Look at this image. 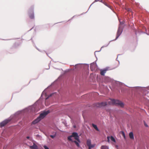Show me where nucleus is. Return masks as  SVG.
<instances>
[{
  "label": "nucleus",
  "mask_w": 149,
  "mask_h": 149,
  "mask_svg": "<svg viewBox=\"0 0 149 149\" xmlns=\"http://www.w3.org/2000/svg\"><path fill=\"white\" fill-rule=\"evenodd\" d=\"M92 126L97 131H99V130H98L97 126L96 125L93 124Z\"/></svg>",
  "instance_id": "12"
},
{
  "label": "nucleus",
  "mask_w": 149,
  "mask_h": 149,
  "mask_svg": "<svg viewBox=\"0 0 149 149\" xmlns=\"http://www.w3.org/2000/svg\"><path fill=\"white\" fill-rule=\"evenodd\" d=\"M49 113V111H44L42 113H41L39 117L33 121L32 122V124H35L37 123L41 119L43 118Z\"/></svg>",
  "instance_id": "2"
},
{
  "label": "nucleus",
  "mask_w": 149,
  "mask_h": 149,
  "mask_svg": "<svg viewBox=\"0 0 149 149\" xmlns=\"http://www.w3.org/2000/svg\"><path fill=\"white\" fill-rule=\"evenodd\" d=\"M94 65L93 64H91L90 66V69H91V70H93V68Z\"/></svg>",
  "instance_id": "15"
},
{
  "label": "nucleus",
  "mask_w": 149,
  "mask_h": 149,
  "mask_svg": "<svg viewBox=\"0 0 149 149\" xmlns=\"http://www.w3.org/2000/svg\"><path fill=\"white\" fill-rule=\"evenodd\" d=\"M74 127H75V126H74Z\"/></svg>",
  "instance_id": "24"
},
{
  "label": "nucleus",
  "mask_w": 149,
  "mask_h": 149,
  "mask_svg": "<svg viewBox=\"0 0 149 149\" xmlns=\"http://www.w3.org/2000/svg\"><path fill=\"white\" fill-rule=\"evenodd\" d=\"M88 149H91V148L90 146H88Z\"/></svg>",
  "instance_id": "23"
},
{
  "label": "nucleus",
  "mask_w": 149,
  "mask_h": 149,
  "mask_svg": "<svg viewBox=\"0 0 149 149\" xmlns=\"http://www.w3.org/2000/svg\"><path fill=\"white\" fill-rule=\"evenodd\" d=\"M91 144V141L90 140H88L87 141V145L88 146H89Z\"/></svg>",
  "instance_id": "11"
},
{
  "label": "nucleus",
  "mask_w": 149,
  "mask_h": 149,
  "mask_svg": "<svg viewBox=\"0 0 149 149\" xmlns=\"http://www.w3.org/2000/svg\"><path fill=\"white\" fill-rule=\"evenodd\" d=\"M126 10H127V11L128 12H132L131 9L130 8H127L126 9Z\"/></svg>",
  "instance_id": "16"
},
{
  "label": "nucleus",
  "mask_w": 149,
  "mask_h": 149,
  "mask_svg": "<svg viewBox=\"0 0 149 149\" xmlns=\"http://www.w3.org/2000/svg\"><path fill=\"white\" fill-rule=\"evenodd\" d=\"M107 141L109 142L110 139H111V141H112L114 142H116L115 139L113 136H111L110 137L108 136L107 137Z\"/></svg>",
  "instance_id": "7"
},
{
  "label": "nucleus",
  "mask_w": 149,
  "mask_h": 149,
  "mask_svg": "<svg viewBox=\"0 0 149 149\" xmlns=\"http://www.w3.org/2000/svg\"><path fill=\"white\" fill-rule=\"evenodd\" d=\"M29 138H30L29 137V136H27L26 137V138L27 139H29Z\"/></svg>",
  "instance_id": "22"
},
{
  "label": "nucleus",
  "mask_w": 149,
  "mask_h": 149,
  "mask_svg": "<svg viewBox=\"0 0 149 149\" xmlns=\"http://www.w3.org/2000/svg\"><path fill=\"white\" fill-rule=\"evenodd\" d=\"M101 149H109L107 146H102L101 147Z\"/></svg>",
  "instance_id": "13"
},
{
  "label": "nucleus",
  "mask_w": 149,
  "mask_h": 149,
  "mask_svg": "<svg viewBox=\"0 0 149 149\" xmlns=\"http://www.w3.org/2000/svg\"><path fill=\"white\" fill-rule=\"evenodd\" d=\"M122 32V29L121 28L119 27L118 30L117 36L116 37V38L115 40L117 39L119 37V36L120 35Z\"/></svg>",
  "instance_id": "5"
},
{
  "label": "nucleus",
  "mask_w": 149,
  "mask_h": 149,
  "mask_svg": "<svg viewBox=\"0 0 149 149\" xmlns=\"http://www.w3.org/2000/svg\"><path fill=\"white\" fill-rule=\"evenodd\" d=\"M30 148L31 149H38V146L34 143H33L32 146H30Z\"/></svg>",
  "instance_id": "9"
},
{
  "label": "nucleus",
  "mask_w": 149,
  "mask_h": 149,
  "mask_svg": "<svg viewBox=\"0 0 149 149\" xmlns=\"http://www.w3.org/2000/svg\"><path fill=\"white\" fill-rule=\"evenodd\" d=\"M122 134L124 138H125V134L124 132H122Z\"/></svg>",
  "instance_id": "17"
},
{
  "label": "nucleus",
  "mask_w": 149,
  "mask_h": 149,
  "mask_svg": "<svg viewBox=\"0 0 149 149\" xmlns=\"http://www.w3.org/2000/svg\"><path fill=\"white\" fill-rule=\"evenodd\" d=\"M144 125L145 126H146V127H148V125H147V124L145 123H144Z\"/></svg>",
  "instance_id": "21"
},
{
  "label": "nucleus",
  "mask_w": 149,
  "mask_h": 149,
  "mask_svg": "<svg viewBox=\"0 0 149 149\" xmlns=\"http://www.w3.org/2000/svg\"><path fill=\"white\" fill-rule=\"evenodd\" d=\"M108 104H114L120 106L122 107H123L124 106L122 102L117 100L113 99L111 100V101L102 102L101 103H95L94 104V106L97 107H101Z\"/></svg>",
  "instance_id": "1"
},
{
  "label": "nucleus",
  "mask_w": 149,
  "mask_h": 149,
  "mask_svg": "<svg viewBox=\"0 0 149 149\" xmlns=\"http://www.w3.org/2000/svg\"><path fill=\"white\" fill-rule=\"evenodd\" d=\"M10 121L9 119H6L1 122L0 123L1 127H3L7 123Z\"/></svg>",
  "instance_id": "6"
},
{
  "label": "nucleus",
  "mask_w": 149,
  "mask_h": 149,
  "mask_svg": "<svg viewBox=\"0 0 149 149\" xmlns=\"http://www.w3.org/2000/svg\"><path fill=\"white\" fill-rule=\"evenodd\" d=\"M50 136L52 139L54 138L55 136V135H51Z\"/></svg>",
  "instance_id": "19"
},
{
  "label": "nucleus",
  "mask_w": 149,
  "mask_h": 149,
  "mask_svg": "<svg viewBox=\"0 0 149 149\" xmlns=\"http://www.w3.org/2000/svg\"><path fill=\"white\" fill-rule=\"evenodd\" d=\"M95 146V145L93 144H91L89 146H90L91 148H93Z\"/></svg>",
  "instance_id": "18"
},
{
  "label": "nucleus",
  "mask_w": 149,
  "mask_h": 149,
  "mask_svg": "<svg viewBox=\"0 0 149 149\" xmlns=\"http://www.w3.org/2000/svg\"><path fill=\"white\" fill-rule=\"evenodd\" d=\"M29 13H30L29 14V17L31 19L34 18V15L33 11V8H30L29 10Z\"/></svg>",
  "instance_id": "4"
},
{
  "label": "nucleus",
  "mask_w": 149,
  "mask_h": 149,
  "mask_svg": "<svg viewBox=\"0 0 149 149\" xmlns=\"http://www.w3.org/2000/svg\"><path fill=\"white\" fill-rule=\"evenodd\" d=\"M44 147L45 149H49L48 147L45 146H44Z\"/></svg>",
  "instance_id": "20"
},
{
  "label": "nucleus",
  "mask_w": 149,
  "mask_h": 149,
  "mask_svg": "<svg viewBox=\"0 0 149 149\" xmlns=\"http://www.w3.org/2000/svg\"><path fill=\"white\" fill-rule=\"evenodd\" d=\"M130 138L132 139H134L133 134L132 132H130L129 134Z\"/></svg>",
  "instance_id": "10"
},
{
  "label": "nucleus",
  "mask_w": 149,
  "mask_h": 149,
  "mask_svg": "<svg viewBox=\"0 0 149 149\" xmlns=\"http://www.w3.org/2000/svg\"><path fill=\"white\" fill-rule=\"evenodd\" d=\"M74 137L75 139L76 140L79 142H80V141L79 139V137L78 136L77 133L76 132H73L72 133V135L68 137V139L69 141H72V137Z\"/></svg>",
  "instance_id": "3"
},
{
  "label": "nucleus",
  "mask_w": 149,
  "mask_h": 149,
  "mask_svg": "<svg viewBox=\"0 0 149 149\" xmlns=\"http://www.w3.org/2000/svg\"><path fill=\"white\" fill-rule=\"evenodd\" d=\"M72 141L74 142L75 143V144H76V146L78 147H79V146H80L79 145V143H78V142H77V141Z\"/></svg>",
  "instance_id": "14"
},
{
  "label": "nucleus",
  "mask_w": 149,
  "mask_h": 149,
  "mask_svg": "<svg viewBox=\"0 0 149 149\" xmlns=\"http://www.w3.org/2000/svg\"><path fill=\"white\" fill-rule=\"evenodd\" d=\"M108 69L107 68H105L103 70H100V74L103 76L104 75V74L106 73V71H107Z\"/></svg>",
  "instance_id": "8"
}]
</instances>
